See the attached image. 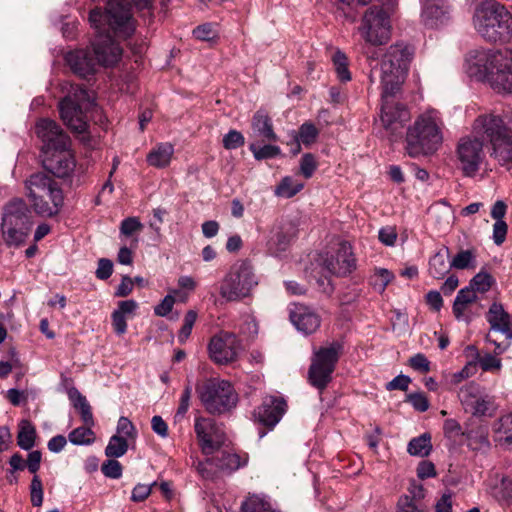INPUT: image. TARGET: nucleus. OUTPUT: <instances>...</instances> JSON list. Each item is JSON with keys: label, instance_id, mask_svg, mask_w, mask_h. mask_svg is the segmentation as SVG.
<instances>
[{"label": "nucleus", "instance_id": "1", "mask_svg": "<svg viewBox=\"0 0 512 512\" xmlns=\"http://www.w3.org/2000/svg\"><path fill=\"white\" fill-rule=\"evenodd\" d=\"M483 140L491 145V157L507 169L512 167V114L504 118L488 114L478 116L472 132L459 138L455 156L457 167L465 177H474L485 159Z\"/></svg>", "mask_w": 512, "mask_h": 512}, {"label": "nucleus", "instance_id": "2", "mask_svg": "<svg viewBox=\"0 0 512 512\" xmlns=\"http://www.w3.org/2000/svg\"><path fill=\"white\" fill-rule=\"evenodd\" d=\"M89 22L96 32L91 43V51L98 66L113 67L122 57L123 49L112 39L131 37L136 30V20L132 14V5L128 0H107L105 9H92Z\"/></svg>", "mask_w": 512, "mask_h": 512}, {"label": "nucleus", "instance_id": "3", "mask_svg": "<svg viewBox=\"0 0 512 512\" xmlns=\"http://www.w3.org/2000/svg\"><path fill=\"white\" fill-rule=\"evenodd\" d=\"M466 69L470 77L489 83L498 93H512L511 51H473L466 60Z\"/></svg>", "mask_w": 512, "mask_h": 512}, {"label": "nucleus", "instance_id": "4", "mask_svg": "<svg viewBox=\"0 0 512 512\" xmlns=\"http://www.w3.org/2000/svg\"><path fill=\"white\" fill-rule=\"evenodd\" d=\"M442 120L435 109L420 114L406 134V151L411 157L436 152L443 142Z\"/></svg>", "mask_w": 512, "mask_h": 512}, {"label": "nucleus", "instance_id": "5", "mask_svg": "<svg viewBox=\"0 0 512 512\" xmlns=\"http://www.w3.org/2000/svg\"><path fill=\"white\" fill-rule=\"evenodd\" d=\"M473 25L490 42L505 41L512 36V15L496 0H485L476 6Z\"/></svg>", "mask_w": 512, "mask_h": 512}, {"label": "nucleus", "instance_id": "6", "mask_svg": "<svg viewBox=\"0 0 512 512\" xmlns=\"http://www.w3.org/2000/svg\"><path fill=\"white\" fill-rule=\"evenodd\" d=\"M27 197L34 212L41 216L57 215L64 197L58 183L45 172H36L25 181Z\"/></svg>", "mask_w": 512, "mask_h": 512}, {"label": "nucleus", "instance_id": "7", "mask_svg": "<svg viewBox=\"0 0 512 512\" xmlns=\"http://www.w3.org/2000/svg\"><path fill=\"white\" fill-rule=\"evenodd\" d=\"M342 3L349 4L351 0H339ZM372 0H358L362 5H366ZM397 0H379L381 6L372 5L364 13L361 25L358 28L359 33L366 43L373 46L386 44L390 39L391 24L389 15Z\"/></svg>", "mask_w": 512, "mask_h": 512}, {"label": "nucleus", "instance_id": "8", "mask_svg": "<svg viewBox=\"0 0 512 512\" xmlns=\"http://www.w3.org/2000/svg\"><path fill=\"white\" fill-rule=\"evenodd\" d=\"M95 106V99L89 91L79 85H70L67 95L59 103V111L64 124L75 133L87 131L86 112Z\"/></svg>", "mask_w": 512, "mask_h": 512}, {"label": "nucleus", "instance_id": "9", "mask_svg": "<svg viewBox=\"0 0 512 512\" xmlns=\"http://www.w3.org/2000/svg\"><path fill=\"white\" fill-rule=\"evenodd\" d=\"M412 49L405 44L391 45L381 61V86L385 93H398L405 80Z\"/></svg>", "mask_w": 512, "mask_h": 512}, {"label": "nucleus", "instance_id": "10", "mask_svg": "<svg viewBox=\"0 0 512 512\" xmlns=\"http://www.w3.org/2000/svg\"><path fill=\"white\" fill-rule=\"evenodd\" d=\"M32 227L31 212L22 198L10 200L3 208L1 231L9 246L22 245Z\"/></svg>", "mask_w": 512, "mask_h": 512}, {"label": "nucleus", "instance_id": "11", "mask_svg": "<svg viewBox=\"0 0 512 512\" xmlns=\"http://www.w3.org/2000/svg\"><path fill=\"white\" fill-rule=\"evenodd\" d=\"M258 285V278L248 261L233 264L223 278L219 293L227 301H240L251 295Z\"/></svg>", "mask_w": 512, "mask_h": 512}, {"label": "nucleus", "instance_id": "12", "mask_svg": "<svg viewBox=\"0 0 512 512\" xmlns=\"http://www.w3.org/2000/svg\"><path fill=\"white\" fill-rule=\"evenodd\" d=\"M341 350V344L333 342L314 351L308 370V381L319 391H323L331 382Z\"/></svg>", "mask_w": 512, "mask_h": 512}, {"label": "nucleus", "instance_id": "13", "mask_svg": "<svg viewBox=\"0 0 512 512\" xmlns=\"http://www.w3.org/2000/svg\"><path fill=\"white\" fill-rule=\"evenodd\" d=\"M199 397L210 414H223L236 406L237 394L225 380L210 379L199 389Z\"/></svg>", "mask_w": 512, "mask_h": 512}, {"label": "nucleus", "instance_id": "14", "mask_svg": "<svg viewBox=\"0 0 512 512\" xmlns=\"http://www.w3.org/2000/svg\"><path fill=\"white\" fill-rule=\"evenodd\" d=\"M241 349L242 346L237 336L228 331H220L208 343L209 357L218 365L235 362Z\"/></svg>", "mask_w": 512, "mask_h": 512}, {"label": "nucleus", "instance_id": "15", "mask_svg": "<svg viewBox=\"0 0 512 512\" xmlns=\"http://www.w3.org/2000/svg\"><path fill=\"white\" fill-rule=\"evenodd\" d=\"M397 93H385L382 89V106L380 119L384 129L390 133L391 136H398L401 134L402 129L406 122L410 119V113L407 108L394 101Z\"/></svg>", "mask_w": 512, "mask_h": 512}, {"label": "nucleus", "instance_id": "16", "mask_svg": "<svg viewBox=\"0 0 512 512\" xmlns=\"http://www.w3.org/2000/svg\"><path fill=\"white\" fill-rule=\"evenodd\" d=\"M194 430L202 452L211 455L225 445L224 430L212 418L196 417Z\"/></svg>", "mask_w": 512, "mask_h": 512}, {"label": "nucleus", "instance_id": "17", "mask_svg": "<svg viewBox=\"0 0 512 512\" xmlns=\"http://www.w3.org/2000/svg\"><path fill=\"white\" fill-rule=\"evenodd\" d=\"M35 133L42 142V154L71 146L70 137L54 120L40 119L36 123Z\"/></svg>", "mask_w": 512, "mask_h": 512}, {"label": "nucleus", "instance_id": "18", "mask_svg": "<svg viewBox=\"0 0 512 512\" xmlns=\"http://www.w3.org/2000/svg\"><path fill=\"white\" fill-rule=\"evenodd\" d=\"M321 266L328 275L345 276L355 267V258L351 246L341 243L335 254H326L321 257Z\"/></svg>", "mask_w": 512, "mask_h": 512}, {"label": "nucleus", "instance_id": "19", "mask_svg": "<svg viewBox=\"0 0 512 512\" xmlns=\"http://www.w3.org/2000/svg\"><path fill=\"white\" fill-rule=\"evenodd\" d=\"M42 164L45 170L56 177H68L76 166L71 146L44 153L42 155Z\"/></svg>", "mask_w": 512, "mask_h": 512}, {"label": "nucleus", "instance_id": "20", "mask_svg": "<svg viewBox=\"0 0 512 512\" xmlns=\"http://www.w3.org/2000/svg\"><path fill=\"white\" fill-rule=\"evenodd\" d=\"M286 407L283 398L269 396L264 398L262 404L255 410L254 416L259 423L273 428L282 418Z\"/></svg>", "mask_w": 512, "mask_h": 512}, {"label": "nucleus", "instance_id": "21", "mask_svg": "<svg viewBox=\"0 0 512 512\" xmlns=\"http://www.w3.org/2000/svg\"><path fill=\"white\" fill-rule=\"evenodd\" d=\"M450 17V6L445 0H424L421 21L428 28H437L445 24Z\"/></svg>", "mask_w": 512, "mask_h": 512}, {"label": "nucleus", "instance_id": "22", "mask_svg": "<svg viewBox=\"0 0 512 512\" xmlns=\"http://www.w3.org/2000/svg\"><path fill=\"white\" fill-rule=\"evenodd\" d=\"M290 320L296 329L305 335L316 332L321 324L320 316L301 304H295L290 310Z\"/></svg>", "mask_w": 512, "mask_h": 512}, {"label": "nucleus", "instance_id": "23", "mask_svg": "<svg viewBox=\"0 0 512 512\" xmlns=\"http://www.w3.org/2000/svg\"><path fill=\"white\" fill-rule=\"evenodd\" d=\"M66 61L71 70L81 76L87 77L97 70L91 48L75 50L67 53Z\"/></svg>", "mask_w": 512, "mask_h": 512}, {"label": "nucleus", "instance_id": "24", "mask_svg": "<svg viewBox=\"0 0 512 512\" xmlns=\"http://www.w3.org/2000/svg\"><path fill=\"white\" fill-rule=\"evenodd\" d=\"M486 319L491 330L502 333L508 341L512 340V315L500 303L494 302L489 307Z\"/></svg>", "mask_w": 512, "mask_h": 512}, {"label": "nucleus", "instance_id": "25", "mask_svg": "<svg viewBox=\"0 0 512 512\" xmlns=\"http://www.w3.org/2000/svg\"><path fill=\"white\" fill-rule=\"evenodd\" d=\"M252 135L254 141L275 142L277 135L273 131V125L268 114L262 110L257 111L252 118Z\"/></svg>", "mask_w": 512, "mask_h": 512}, {"label": "nucleus", "instance_id": "26", "mask_svg": "<svg viewBox=\"0 0 512 512\" xmlns=\"http://www.w3.org/2000/svg\"><path fill=\"white\" fill-rule=\"evenodd\" d=\"M463 437L466 439L468 446L473 450L489 446L488 429L485 425L466 424Z\"/></svg>", "mask_w": 512, "mask_h": 512}, {"label": "nucleus", "instance_id": "27", "mask_svg": "<svg viewBox=\"0 0 512 512\" xmlns=\"http://www.w3.org/2000/svg\"><path fill=\"white\" fill-rule=\"evenodd\" d=\"M174 154V147L170 143H159L147 154L146 161L155 168L167 167Z\"/></svg>", "mask_w": 512, "mask_h": 512}, {"label": "nucleus", "instance_id": "28", "mask_svg": "<svg viewBox=\"0 0 512 512\" xmlns=\"http://www.w3.org/2000/svg\"><path fill=\"white\" fill-rule=\"evenodd\" d=\"M218 470L231 473L246 465L247 459L241 458L238 454L222 451L220 456L214 458Z\"/></svg>", "mask_w": 512, "mask_h": 512}, {"label": "nucleus", "instance_id": "29", "mask_svg": "<svg viewBox=\"0 0 512 512\" xmlns=\"http://www.w3.org/2000/svg\"><path fill=\"white\" fill-rule=\"evenodd\" d=\"M476 299V293L470 286L459 290L452 307L455 318L462 319L467 306L475 302Z\"/></svg>", "mask_w": 512, "mask_h": 512}, {"label": "nucleus", "instance_id": "30", "mask_svg": "<svg viewBox=\"0 0 512 512\" xmlns=\"http://www.w3.org/2000/svg\"><path fill=\"white\" fill-rule=\"evenodd\" d=\"M468 350L475 354L477 363L483 371L498 373L502 369V361L497 355L488 352L481 354L475 346H469Z\"/></svg>", "mask_w": 512, "mask_h": 512}, {"label": "nucleus", "instance_id": "31", "mask_svg": "<svg viewBox=\"0 0 512 512\" xmlns=\"http://www.w3.org/2000/svg\"><path fill=\"white\" fill-rule=\"evenodd\" d=\"M70 399L73 401L74 407L79 411L81 418L85 425L93 426V414L91 406L88 403L85 396H83L78 390L70 392Z\"/></svg>", "mask_w": 512, "mask_h": 512}, {"label": "nucleus", "instance_id": "32", "mask_svg": "<svg viewBox=\"0 0 512 512\" xmlns=\"http://www.w3.org/2000/svg\"><path fill=\"white\" fill-rule=\"evenodd\" d=\"M432 450L431 436L424 433L410 440L407 451L412 456L424 457L430 454Z\"/></svg>", "mask_w": 512, "mask_h": 512}, {"label": "nucleus", "instance_id": "33", "mask_svg": "<svg viewBox=\"0 0 512 512\" xmlns=\"http://www.w3.org/2000/svg\"><path fill=\"white\" fill-rule=\"evenodd\" d=\"M493 429L498 441L512 444V412L503 415L496 421Z\"/></svg>", "mask_w": 512, "mask_h": 512}, {"label": "nucleus", "instance_id": "34", "mask_svg": "<svg viewBox=\"0 0 512 512\" xmlns=\"http://www.w3.org/2000/svg\"><path fill=\"white\" fill-rule=\"evenodd\" d=\"M36 430L32 423L28 420H22L19 424V432L17 436L18 445L29 450L34 446Z\"/></svg>", "mask_w": 512, "mask_h": 512}, {"label": "nucleus", "instance_id": "35", "mask_svg": "<svg viewBox=\"0 0 512 512\" xmlns=\"http://www.w3.org/2000/svg\"><path fill=\"white\" fill-rule=\"evenodd\" d=\"M242 512H277L269 501L258 495H251L241 505Z\"/></svg>", "mask_w": 512, "mask_h": 512}, {"label": "nucleus", "instance_id": "36", "mask_svg": "<svg viewBox=\"0 0 512 512\" xmlns=\"http://www.w3.org/2000/svg\"><path fill=\"white\" fill-rule=\"evenodd\" d=\"M304 184L290 176L284 177L275 189V194L284 198H291L300 192Z\"/></svg>", "mask_w": 512, "mask_h": 512}, {"label": "nucleus", "instance_id": "37", "mask_svg": "<svg viewBox=\"0 0 512 512\" xmlns=\"http://www.w3.org/2000/svg\"><path fill=\"white\" fill-rule=\"evenodd\" d=\"M481 394L480 386L475 382H469L461 387L458 397L465 410H468Z\"/></svg>", "mask_w": 512, "mask_h": 512}, {"label": "nucleus", "instance_id": "38", "mask_svg": "<svg viewBox=\"0 0 512 512\" xmlns=\"http://www.w3.org/2000/svg\"><path fill=\"white\" fill-rule=\"evenodd\" d=\"M128 450V440L119 435H113L105 448V455L108 458L122 457Z\"/></svg>", "mask_w": 512, "mask_h": 512}, {"label": "nucleus", "instance_id": "39", "mask_svg": "<svg viewBox=\"0 0 512 512\" xmlns=\"http://www.w3.org/2000/svg\"><path fill=\"white\" fill-rule=\"evenodd\" d=\"M69 441L74 445H90L95 440V434L91 426H82L75 428L68 435Z\"/></svg>", "mask_w": 512, "mask_h": 512}, {"label": "nucleus", "instance_id": "40", "mask_svg": "<svg viewBox=\"0 0 512 512\" xmlns=\"http://www.w3.org/2000/svg\"><path fill=\"white\" fill-rule=\"evenodd\" d=\"M450 265L446 263V257L441 251L434 254L429 261V274L435 279H442L449 271Z\"/></svg>", "mask_w": 512, "mask_h": 512}, {"label": "nucleus", "instance_id": "41", "mask_svg": "<svg viewBox=\"0 0 512 512\" xmlns=\"http://www.w3.org/2000/svg\"><path fill=\"white\" fill-rule=\"evenodd\" d=\"M476 266V254L474 250H461L450 262V267L455 269H469Z\"/></svg>", "mask_w": 512, "mask_h": 512}, {"label": "nucleus", "instance_id": "42", "mask_svg": "<svg viewBox=\"0 0 512 512\" xmlns=\"http://www.w3.org/2000/svg\"><path fill=\"white\" fill-rule=\"evenodd\" d=\"M261 142L253 141L251 142L249 149L253 153V156L257 160L271 159L275 158L281 154V149L278 146L274 145H260Z\"/></svg>", "mask_w": 512, "mask_h": 512}, {"label": "nucleus", "instance_id": "43", "mask_svg": "<svg viewBox=\"0 0 512 512\" xmlns=\"http://www.w3.org/2000/svg\"><path fill=\"white\" fill-rule=\"evenodd\" d=\"M319 135L318 129L311 122H305L299 127L298 134L295 136L305 146L313 144Z\"/></svg>", "mask_w": 512, "mask_h": 512}, {"label": "nucleus", "instance_id": "44", "mask_svg": "<svg viewBox=\"0 0 512 512\" xmlns=\"http://www.w3.org/2000/svg\"><path fill=\"white\" fill-rule=\"evenodd\" d=\"M333 64L335 66V70L337 73L338 78L343 81L347 82L351 80V74L348 69V59L346 55L341 51H336L333 55Z\"/></svg>", "mask_w": 512, "mask_h": 512}, {"label": "nucleus", "instance_id": "45", "mask_svg": "<svg viewBox=\"0 0 512 512\" xmlns=\"http://www.w3.org/2000/svg\"><path fill=\"white\" fill-rule=\"evenodd\" d=\"M493 407L492 399L487 395H482L475 400L467 411H470L474 416H486L491 415V409Z\"/></svg>", "mask_w": 512, "mask_h": 512}, {"label": "nucleus", "instance_id": "46", "mask_svg": "<svg viewBox=\"0 0 512 512\" xmlns=\"http://www.w3.org/2000/svg\"><path fill=\"white\" fill-rule=\"evenodd\" d=\"M197 312L195 310H189L184 316L183 325L179 330L178 340L180 343H185L192 332V328L197 320Z\"/></svg>", "mask_w": 512, "mask_h": 512}, {"label": "nucleus", "instance_id": "47", "mask_svg": "<svg viewBox=\"0 0 512 512\" xmlns=\"http://www.w3.org/2000/svg\"><path fill=\"white\" fill-rule=\"evenodd\" d=\"M493 284V278L490 274L479 272L470 281V287L476 292L485 293Z\"/></svg>", "mask_w": 512, "mask_h": 512}, {"label": "nucleus", "instance_id": "48", "mask_svg": "<svg viewBox=\"0 0 512 512\" xmlns=\"http://www.w3.org/2000/svg\"><path fill=\"white\" fill-rule=\"evenodd\" d=\"M116 434L125 437L127 440H135L137 436V430L134 424L124 416H121L117 423Z\"/></svg>", "mask_w": 512, "mask_h": 512}, {"label": "nucleus", "instance_id": "49", "mask_svg": "<svg viewBox=\"0 0 512 512\" xmlns=\"http://www.w3.org/2000/svg\"><path fill=\"white\" fill-rule=\"evenodd\" d=\"M222 143L225 149L234 150L244 145L245 138L241 132L237 130H230L224 135Z\"/></svg>", "mask_w": 512, "mask_h": 512}, {"label": "nucleus", "instance_id": "50", "mask_svg": "<svg viewBox=\"0 0 512 512\" xmlns=\"http://www.w3.org/2000/svg\"><path fill=\"white\" fill-rule=\"evenodd\" d=\"M102 473L111 479H119L122 476L123 467L115 459H108L101 466Z\"/></svg>", "mask_w": 512, "mask_h": 512}, {"label": "nucleus", "instance_id": "51", "mask_svg": "<svg viewBox=\"0 0 512 512\" xmlns=\"http://www.w3.org/2000/svg\"><path fill=\"white\" fill-rule=\"evenodd\" d=\"M199 475L206 480H214L217 477L216 466L214 458L208 459L204 462L199 461L195 466Z\"/></svg>", "mask_w": 512, "mask_h": 512}, {"label": "nucleus", "instance_id": "52", "mask_svg": "<svg viewBox=\"0 0 512 512\" xmlns=\"http://www.w3.org/2000/svg\"><path fill=\"white\" fill-rule=\"evenodd\" d=\"M31 503L35 507H39L43 502V485L39 476L35 475L30 485Z\"/></svg>", "mask_w": 512, "mask_h": 512}, {"label": "nucleus", "instance_id": "53", "mask_svg": "<svg viewBox=\"0 0 512 512\" xmlns=\"http://www.w3.org/2000/svg\"><path fill=\"white\" fill-rule=\"evenodd\" d=\"M317 168L315 157L311 153H306L302 156L300 161V172L306 178L309 179L314 174Z\"/></svg>", "mask_w": 512, "mask_h": 512}, {"label": "nucleus", "instance_id": "54", "mask_svg": "<svg viewBox=\"0 0 512 512\" xmlns=\"http://www.w3.org/2000/svg\"><path fill=\"white\" fill-rule=\"evenodd\" d=\"M142 223L137 217H128L121 222L120 233L125 236H132L134 233L141 231Z\"/></svg>", "mask_w": 512, "mask_h": 512}, {"label": "nucleus", "instance_id": "55", "mask_svg": "<svg viewBox=\"0 0 512 512\" xmlns=\"http://www.w3.org/2000/svg\"><path fill=\"white\" fill-rule=\"evenodd\" d=\"M176 302V298L173 294H167L161 302L154 307V314L159 317H166L172 311L173 306Z\"/></svg>", "mask_w": 512, "mask_h": 512}, {"label": "nucleus", "instance_id": "56", "mask_svg": "<svg viewBox=\"0 0 512 512\" xmlns=\"http://www.w3.org/2000/svg\"><path fill=\"white\" fill-rule=\"evenodd\" d=\"M396 512H424L421 504L416 503L410 496H401L397 502Z\"/></svg>", "mask_w": 512, "mask_h": 512}, {"label": "nucleus", "instance_id": "57", "mask_svg": "<svg viewBox=\"0 0 512 512\" xmlns=\"http://www.w3.org/2000/svg\"><path fill=\"white\" fill-rule=\"evenodd\" d=\"M444 433L449 438H458L463 437L465 433V428L463 429L460 423L455 419H447L444 422Z\"/></svg>", "mask_w": 512, "mask_h": 512}, {"label": "nucleus", "instance_id": "58", "mask_svg": "<svg viewBox=\"0 0 512 512\" xmlns=\"http://www.w3.org/2000/svg\"><path fill=\"white\" fill-rule=\"evenodd\" d=\"M409 365L412 369L420 372L427 373L430 371V361L422 354L417 353L409 359Z\"/></svg>", "mask_w": 512, "mask_h": 512}, {"label": "nucleus", "instance_id": "59", "mask_svg": "<svg viewBox=\"0 0 512 512\" xmlns=\"http://www.w3.org/2000/svg\"><path fill=\"white\" fill-rule=\"evenodd\" d=\"M408 402L411 403V405L419 412H425L429 408V402L427 397L422 392L412 393L409 394Z\"/></svg>", "mask_w": 512, "mask_h": 512}, {"label": "nucleus", "instance_id": "60", "mask_svg": "<svg viewBox=\"0 0 512 512\" xmlns=\"http://www.w3.org/2000/svg\"><path fill=\"white\" fill-rule=\"evenodd\" d=\"M508 231V225L505 221H495L493 224V242L500 246L504 243Z\"/></svg>", "mask_w": 512, "mask_h": 512}, {"label": "nucleus", "instance_id": "61", "mask_svg": "<svg viewBox=\"0 0 512 512\" xmlns=\"http://www.w3.org/2000/svg\"><path fill=\"white\" fill-rule=\"evenodd\" d=\"M113 273V263L107 258H101L98 261V267L96 269V277L100 280L108 279Z\"/></svg>", "mask_w": 512, "mask_h": 512}, {"label": "nucleus", "instance_id": "62", "mask_svg": "<svg viewBox=\"0 0 512 512\" xmlns=\"http://www.w3.org/2000/svg\"><path fill=\"white\" fill-rule=\"evenodd\" d=\"M191 393H192L191 387L187 386L181 395L180 404H179V407H178L176 415H175L176 418H179V419L183 418L184 415L186 414V412L188 411L189 405H190Z\"/></svg>", "mask_w": 512, "mask_h": 512}, {"label": "nucleus", "instance_id": "63", "mask_svg": "<svg viewBox=\"0 0 512 512\" xmlns=\"http://www.w3.org/2000/svg\"><path fill=\"white\" fill-rule=\"evenodd\" d=\"M193 35L196 39L202 40V41H209L214 38L215 33L211 26V24H203L197 26L193 30Z\"/></svg>", "mask_w": 512, "mask_h": 512}, {"label": "nucleus", "instance_id": "64", "mask_svg": "<svg viewBox=\"0 0 512 512\" xmlns=\"http://www.w3.org/2000/svg\"><path fill=\"white\" fill-rule=\"evenodd\" d=\"M411 379L406 375H398L393 380L387 383V390H401L406 391L408 389Z\"/></svg>", "mask_w": 512, "mask_h": 512}]
</instances>
